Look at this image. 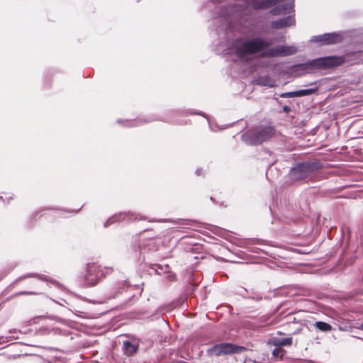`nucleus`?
<instances>
[{"mask_svg":"<svg viewBox=\"0 0 363 363\" xmlns=\"http://www.w3.org/2000/svg\"><path fill=\"white\" fill-rule=\"evenodd\" d=\"M272 43L262 38H255L244 40H237L232 46L231 52L234 53L240 60L247 61L251 56L268 48Z\"/></svg>","mask_w":363,"mask_h":363,"instance_id":"nucleus-1","label":"nucleus"},{"mask_svg":"<svg viewBox=\"0 0 363 363\" xmlns=\"http://www.w3.org/2000/svg\"><path fill=\"white\" fill-rule=\"evenodd\" d=\"M277 6L272 11L273 14L281 15L291 13L294 7L293 0H254L252 6L255 9H267L270 6Z\"/></svg>","mask_w":363,"mask_h":363,"instance_id":"nucleus-2","label":"nucleus"},{"mask_svg":"<svg viewBox=\"0 0 363 363\" xmlns=\"http://www.w3.org/2000/svg\"><path fill=\"white\" fill-rule=\"evenodd\" d=\"M273 134V129L270 127L257 128L245 133L242 139L247 144L258 145L272 138Z\"/></svg>","mask_w":363,"mask_h":363,"instance_id":"nucleus-3","label":"nucleus"},{"mask_svg":"<svg viewBox=\"0 0 363 363\" xmlns=\"http://www.w3.org/2000/svg\"><path fill=\"white\" fill-rule=\"evenodd\" d=\"M318 169L315 163H301L292 168L289 172V177L294 181H298L310 177Z\"/></svg>","mask_w":363,"mask_h":363,"instance_id":"nucleus-4","label":"nucleus"},{"mask_svg":"<svg viewBox=\"0 0 363 363\" xmlns=\"http://www.w3.org/2000/svg\"><path fill=\"white\" fill-rule=\"evenodd\" d=\"M344 58L340 56H329L313 60L310 63L313 67L328 69L343 63Z\"/></svg>","mask_w":363,"mask_h":363,"instance_id":"nucleus-5","label":"nucleus"},{"mask_svg":"<svg viewBox=\"0 0 363 363\" xmlns=\"http://www.w3.org/2000/svg\"><path fill=\"white\" fill-rule=\"evenodd\" d=\"M242 347H238L230 343H221L214 345L208 350V353L211 355L229 354L232 353H238L242 350Z\"/></svg>","mask_w":363,"mask_h":363,"instance_id":"nucleus-6","label":"nucleus"},{"mask_svg":"<svg viewBox=\"0 0 363 363\" xmlns=\"http://www.w3.org/2000/svg\"><path fill=\"white\" fill-rule=\"evenodd\" d=\"M342 40V36L340 34L332 33L314 36L311 40L314 42L321 43L323 45H329L340 43Z\"/></svg>","mask_w":363,"mask_h":363,"instance_id":"nucleus-7","label":"nucleus"},{"mask_svg":"<svg viewBox=\"0 0 363 363\" xmlns=\"http://www.w3.org/2000/svg\"><path fill=\"white\" fill-rule=\"evenodd\" d=\"M297 52V48L292 45H281L277 46L273 49H271L268 52V55L274 56H287L295 54Z\"/></svg>","mask_w":363,"mask_h":363,"instance_id":"nucleus-8","label":"nucleus"},{"mask_svg":"<svg viewBox=\"0 0 363 363\" xmlns=\"http://www.w3.org/2000/svg\"><path fill=\"white\" fill-rule=\"evenodd\" d=\"M96 271V269L95 266H89L87 273L85 277L86 281L89 285L94 286L98 283L101 274L99 275V272L97 274H95Z\"/></svg>","mask_w":363,"mask_h":363,"instance_id":"nucleus-9","label":"nucleus"},{"mask_svg":"<svg viewBox=\"0 0 363 363\" xmlns=\"http://www.w3.org/2000/svg\"><path fill=\"white\" fill-rule=\"evenodd\" d=\"M317 89H301L296 91L286 92L280 94L282 98L301 97L312 94L316 91Z\"/></svg>","mask_w":363,"mask_h":363,"instance_id":"nucleus-10","label":"nucleus"},{"mask_svg":"<svg viewBox=\"0 0 363 363\" xmlns=\"http://www.w3.org/2000/svg\"><path fill=\"white\" fill-rule=\"evenodd\" d=\"M294 18L292 16H289L286 18H282L277 21H273L272 23V27L274 28L280 29L287 26H292L294 24Z\"/></svg>","mask_w":363,"mask_h":363,"instance_id":"nucleus-11","label":"nucleus"},{"mask_svg":"<svg viewBox=\"0 0 363 363\" xmlns=\"http://www.w3.org/2000/svg\"><path fill=\"white\" fill-rule=\"evenodd\" d=\"M271 343L276 347L291 346L292 345V337L286 338L273 337L270 340Z\"/></svg>","mask_w":363,"mask_h":363,"instance_id":"nucleus-12","label":"nucleus"},{"mask_svg":"<svg viewBox=\"0 0 363 363\" xmlns=\"http://www.w3.org/2000/svg\"><path fill=\"white\" fill-rule=\"evenodd\" d=\"M258 84L263 86L274 87L276 84L275 81L269 76L260 77L257 79Z\"/></svg>","mask_w":363,"mask_h":363,"instance_id":"nucleus-13","label":"nucleus"},{"mask_svg":"<svg viewBox=\"0 0 363 363\" xmlns=\"http://www.w3.org/2000/svg\"><path fill=\"white\" fill-rule=\"evenodd\" d=\"M123 350L127 354H133L137 351V346L130 341H125L123 344Z\"/></svg>","mask_w":363,"mask_h":363,"instance_id":"nucleus-14","label":"nucleus"},{"mask_svg":"<svg viewBox=\"0 0 363 363\" xmlns=\"http://www.w3.org/2000/svg\"><path fill=\"white\" fill-rule=\"evenodd\" d=\"M315 326L318 330L324 332L330 331L332 330V326L330 324L322 321L316 322Z\"/></svg>","mask_w":363,"mask_h":363,"instance_id":"nucleus-15","label":"nucleus"},{"mask_svg":"<svg viewBox=\"0 0 363 363\" xmlns=\"http://www.w3.org/2000/svg\"><path fill=\"white\" fill-rule=\"evenodd\" d=\"M284 352V350L279 347H277L274 350L272 351V354L274 357L277 358H281Z\"/></svg>","mask_w":363,"mask_h":363,"instance_id":"nucleus-16","label":"nucleus"},{"mask_svg":"<svg viewBox=\"0 0 363 363\" xmlns=\"http://www.w3.org/2000/svg\"><path fill=\"white\" fill-rule=\"evenodd\" d=\"M283 111H284V112H285V113H289V112H290V111H291V108H290L289 106H284L283 107Z\"/></svg>","mask_w":363,"mask_h":363,"instance_id":"nucleus-17","label":"nucleus"},{"mask_svg":"<svg viewBox=\"0 0 363 363\" xmlns=\"http://www.w3.org/2000/svg\"><path fill=\"white\" fill-rule=\"evenodd\" d=\"M200 173H201L200 169H197V170H196V174H197L198 175H199V174H200Z\"/></svg>","mask_w":363,"mask_h":363,"instance_id":"nucleus-18","label":"nucleus"},{"mask_svg":"<svg viewBox=\"0 0 363 363\" xmlns=\"http://www.w3.org/2000/svg\"><path fill=\"white\" fill-rule=\"evenodd\" d=\"M358 328L363 330V324H362Z\"/></svg>","mask_w":363,"mask_h":363,"instance_id":"nucleus-19","label":"nucleus"}]
</instances>
